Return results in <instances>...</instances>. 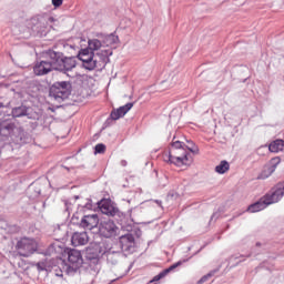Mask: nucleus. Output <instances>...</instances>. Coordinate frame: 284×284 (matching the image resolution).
Wrapping results in <instances>:
<instances>
[{
    "label": "nucleus",
    "mask_w": 284,
    "mask_h": 284,
    "mask_svg": "<svg viewBox=\"0 0 284 284\" xmlns=\"http://www.w3.org/2000/svg\"><path fill=\"white\" fill-rule=\"evenodd\" d=\"M78 59L82 61V68H84V70H89V72L97 70V58H94V52L90 51V49L85 48L80 50Z\"/></svg>",
    "instance_id": "7"
},
{
    "label": "nucleus",
    "mask_w": 284,
    "mask_h": 284,
    "mask_svg": "<svg viewBox=\"0 0 284 284\" xmlns=\"http://www.w3.org/2000/svg\"><path fill=\"white\" fill-rule=\"evenodd\" d=\"M88 241H90V237L88 236V232H75L71 237V243L74 247H79L81 245H88Z\"/></svg>",
    "instance_id": "17"
},
{
    "label": "nucleus",
    "mask_w": 284,
    "mask_h": 284,
    "mask_svg": "<svg viewBox=\"0 0 284 284\" xmlns=\"http://www.w3.org/2000/svg\"><path fill=\"white\" fill-rule=\"evenodd\" d=\"M65 212L70 213L72 210V202L70 200H64Z\"/></svg>",
    "instance_id": "32"
},
{
    "label": "nucleus",
    "mask_w": 284,
    "mask_h": 284,
    "mask_svg": "<svg viewBox=\"0 0 284 284\" xmlns=\"http://www.w3.org/2000/svg\"><path fill=\"white\" fill-rule=\"evenodd\" d=\"M256 246H257V247L261 246V243H256Z\"/></svg>",
    "instance_id": "40"
},
{
    "label": "nucleus",
    "mask_w": 284,
    "mask_h": 284,
    "mask_svg": "<svg viewBox=\"0 0 284 284\" xmlns=\"http://www.w3.org/2000/svg\"><path fill=\"white\" fill-rule=\"evenodd\" d=\"M184 148L185 146H183V142L174 141V142H172L170 150H182Z\"/></svg>",
    "instance_id": "27"
},
{
    "label": "nucleus",
    "mask_w": 284,
    "mask_h": 284,
    "mask_svg": "<svg viewBox=\"0 0 284 284\" xmlns=\"http://www.w3.org/2000/svg\"><path fill=\"white\" fill-rule=\"evenodd\" d=\"M284 196V183H278L274 189L271 190L265 196H263L260 201L251 204L247 207V212L254 214L255 212H261L265 210L267 205H272L274 203H278Z\"/></svg>",
    "instance_id": "2"
},
{
    "label": "nucleus",
    "mask_w": 284,
    "mask_h": 284,
    "mask_svg": "<svg viewBox=\"0 0 284 284\" xmlns=\"http://www.w3.org/2000/svg\"><path fill=\"white\" fill-rule=\"evenodd\" d=\"M12 114L16 118L28 116V108H26V106H18V108L12 110Z\"/></svg>",
    "instance_id": "25"
},
{
    "label": "nucleus",
    "mask_w": 284,
    "mask_h": 284,
    "mask_svg": "<svg viewBox=\"0 0 284 284\" xmlns=\"http://www.w3.org/2000/svg\"><path fill=\"white\" fill-rule=\"evenodd\" d=\"M55 276H63V272L60 271L59 273H55Z\"/></svg>",
    "instance_id": "36"
},
{
    "label": "nucleus",
    "mask_w": 284,
    "mask_h": 284,
    "mask_svg": "<svg viewBox=\"0 0 284 284\" xmlns=\"http://www.w3.org/2000/svg\"><path fill=\"white\" fill-rule=\"evenodd\" d=\"M70 94V83L67 81L53 83L49 91V97L54 99V101H58V103L65 101Z\"/></svg>",
    "instance_id": "5"
},
{
    "label": "nucleus",
    "mask_w": 284,
    "mask_h": 284,
    "mask_svg": "<svg viewBox=\"0 0 284 284\" xmlns=\"http://www.w3.org/2000/svg\"><path fill=\"white\" fill-rule=\"evenodd\" d=\"M74 201H79V195L73 196Z\"/></svg>",
    "instance_id": "37"
},
{
    "label": "nucleus",
    "mask_w": 284,
    "mask_h": 284,
    "mask_svg": "<svg viewBox=\"0 0 284 284\" xmlns=\"http://www.w3.org/2000/svg\"><path fill=\"white\" fill-rule=\"evenodd\" d=\"M101 48H103V42H101L99 39H91L88 41L87 50L97 52V50H101Z\"/></svg>",
    "instance_id": "21"
},
{
    "label": "nucleus",
    "mask_w": 284,
    "mask_h": 284,
    "mask_svg": "<svg viewBox=\"0 0 284 284\" xmlns=\"http://www.w3.org/2000/svg\"><path fill=\"white\" fill-rule=\"evenodd\" d=\"M82 230H94V227H99V215L98 214H89L83 215L79 223Z\"/></svg>",
    "instance_id": "11"
},
{
    "label": "nucleus",
    "mask_w": 284,
    "mask_h": 284,
    "mask_svg": "<svg viewBox=\"0 0 284 284\" xmlns=\"http://www.w3.org/2000/svg\"><path fill=\"white\" fill-rule=\"evenodd\" d=\"M3 105V103L0 102V106Z\"/></svg>",
    "instance_id": "42"
},
{
    "label": "nucleus",
    "mask_w": 284,
    "mask_h": 284,
    "mask_svg": "<svg viewBox=\"0 0 284 284\" xmlns=\"http://www.w3.org/2000/svg\"><path fill=\"white\" fill-rule=\"evenodd\" d=\"M16 248L20 256L28 258V256H32V254L39 250V243H37L34 239L22 237L17 242Z\"/></svg>",
    "instance_id": "6"
},
{
    "label": "nucleus",
    "mask_w": 284,
    "mask_h": 284,
    "mask_svg": "<svg viewBox=\"0 0 284 284\" xmlns=\"http://www.w3.org/2000/svg\"><path fill=\"white\" fill-rule=\"evenodd\" d=\"M54 21H57V19L48 13L33 18V32H37L39 37H45V34H48L49 31L52 30Z\"/></svg>",
    "instance_id": "3"
},
{
    "label": "nucleus",
    "mask_w": 284,
    "mask_h": 284,
    "mask_svg": "<svg viewBox=\"0 0 284 284\" xmlns=\"http://www.w3.org/2000/svg\"><path fill=\"white\" fill-rule=\"evenodd\" d=\"M100 211L102 214H106V216H116L119 214V207L108 200L100 203Z\"/></svg>",
    "instance_id": "15"
},
{
    "label": "nucleus",
    "mask_w": 284,
    "mask_h": 284,
    "mask_svg": "<svg viewBox=\"0 0 284 284\" xmlns=\"http://www.w3.org/2000/svg\"><path fill=\"white\" fill-rule=\"evenodd\" d=\"M243 261H245V258H243V260H240V263H243Z\"/></svg>",
    "instance_id": "41"
},
{
    "label": "nucleus",
    "mask_w": 284,
    "mask_h": 284,
    "mask_svg": "<svg viewBox=\"0 0 284 284\" xmlns=\"http://www.w3.org/2000/svg\"><path fill=\"white\" fill-rule=\"evenodd\" d=\"M211 276H214V273H209V274L202 276V277L199 280L197 284H203V283H205V282L207 281V278H211Z\"/></svg>",
    "instance_id": "30"
},
{
    "label": "nucleus",
    "mask_w": 284,
    "mask_h": 284,
    "mask_svg": "<svg viewBox=\"0 0 284 284\" xmlns=\"http://www.w3.org/2000/svg\"><path fill=\"white\" fill-rule=\"evenodd\" d=\"M187 143L191 145L187 146V150H190L192 154H199V146H196L193 141H187Z\"/></svg>",
    "instance_id": "28"
},
{
    "label": "nucleus",
    "mask_w": 284,
    "mask_h": 284,
    "mask_svg": "<svg viewBox=\"0 0 284 284\" xmlns=\"http://www.w3.org/2000/svg\"><path fill=\"white\" fill-rule=\"evenodd\" d=\"M110 57H112V50H102L95 54L97 68L103 69L110 63Z\"/></svg>",
    "instance_id": "14"
},
{
    "label": "nucleus",
    "mask_w": 284,
    "mask_h": 284,
    "mask_svg": "<svg viewBox=\"0 0 284 284\" xmlns=\"http://www.w3.org/2000/svg\"><path fill=\"white\" fill-rule=\"evenodd\" d=\"M181 265H183V262L179 261L176 263H174L173 265H171L169 268H165L164 271H162L160 274H158L153 281H161V278H165V276H168V274H170V272H173V270H176V267H181Z\"/></svg>",
    "instance_id": "19"
},
{
    "label": "nucleus",
    "mask_w": 284,
    "mask_h": 284,
    "mask_svg": "<svg viewBox=\"0 0 284 284\" xmlns=\"http://www.w3.org/2000/svg\"><path fill=\"white\" fill-rule=\"evenodd\" d=\"M240 258H245V255H241Z\"/></svg>",
    "instance_id": "39"
},
{
    "label": "nucleus",
    "mask_w": 284,
    "mask_h": 284,
    "mask_svg": "<svg viewBox=\"0 0 284 284\" xmlns=\"http://www.w3.org/2000/svg\"><path fill=\"white\" fill-rule=\"evenodd\" d=\"M100 236L104 239H112V236H116V232H119V227L114 224L112 220H103L99 224Z\"/></svg>",
    "instance_id": "8"
},
{
    "label": "nucleus",
    "mask_w": 284,
    "mask_h": 284,
    "mask_svg": "<svg viewBox=\"0 0 284 284\" xmlns=\"http://www.w3.org/2000/svg\"><path fill=\"white\" fill-rule=\"evenodd\" d=\"M43 59L50 63L53 70H59V68H61V63H63V53L54 50H48L43 53Z\"/></svg>",
    "instance_id": "9"
},
{
    "label": "nucleus",
    "mask_w": 284,
    "mask_h": 284,
    "mask_svg": "<svg viewBox=\"0 0 284 284\" xmlns=\"http://www.w3.org/2000/svg\"><path fill=\"white\" fill-rule=\"evenodd\" d=\"M0 141H9L14 145H24L28 143V133L22 128H18L14 122L4 120L0 121Z\"/></svg>",
    "instance_id": "1"
},
{
    "label": "nucleus",
    "mask_w": 284,
    "mask_h": 284,
    "mask_svg": "<svg viewBox=\"0 0 284 284\" xmlns=\"http://www.w3.org/2000/svg\"><path fill=\"white\" fill-rule=\"evenodd\" d=\"M85 207H88V210H90V207H92V204H87Z\"/></svg>",
    "instance_id": "38"
},
{
    "label": "nucleus",
    "mask_w": 284,
    "mask_h": 284,
    "mask_svg": "<svg viewBox=\"0 0 284 284\" xmlns=\"http://www.w3.org/2000/svg\"><path fill=\"white\" fill-rule=\"evenodd\" d=\"M52 6H54V8H61L63 0H52Z\"/></svg>",
    "instance_id": "33"
},
{
    "label": "nucleus",
    "mask_w": 284,
    "mask_h": 284,
    "mask_svg": "<svg viewBox=\"0 0 284 284\" xmlns=\"http://www.w3.org/2000/svg\"><path fill=\"white\" fill-rule=\"evenodd\" d=\"M283 148H284V141L283 140H275L268 145L270 152H273L275 154L278 153V152H283Z\"/></svg>",
    "instance_id": "22"
},
{
    "label": "nucleus",
    "mask_w": 284,
    "mask_h": 284,
    "mask_svg": "<svg viewBox=\"0 0 284 284\" xmlns=\"http://www.w3.org/2000/svg\"><path fill=\"white\" fill-rule=\"evenodd\" d=\"M68 262L69 267H72L73 270H79V267L83 265V255H81V252L78 250H70L68 252Z\"/></svg>",
    "instance_id": "12"
},
{
    "label": "nucleus",
    "mask_w": 284,
    "mask_h": 284,
    "mask_svg": "<svg viewBox=\"0 0 284 284\" xmlns=\"http://www.w3.org/2000/svg\"><path fill=\"white\" fill-rule=\"evenodd\" d=\"M187 143L191 145L187 146V150H190L192 154H199V146H196L193 141H187Z\"/></svg>",
    "instance_id": "29"
},
{
    "label": "nucleus",
    "mask_w": 284,
    "mask_h": 284,
    "mask_svg": "<svg viewBox=\"0 0 284 284\" xmlns=\"http://www.w3.org/2000/svg\"><path fill=\"white\" fill-rule=\"evenodd\" d=\"M58 71L60 72H70L77 68V60L74 58H64L62 57V62L60 63Z\"/></svg>",
    "instance_id": "18"
},
{
    "label": "nucleus",
    "mask_w": 284,
    "mask_h": 284,
    "mask_svg": "<svg viewBox=\"0 0 284 284\" xmlns=\"http://www.w3.org/2000/svg\"><path fill=\"white\" fill-rule=\"evenodd\" d=\"M120 243L122 247H132V244L134 243V235L132 234L122 235L120 237Z\"/></svg>",
    "instance_id": "23"
},
{
    "label": "nucleus",
    "mask_w": 284,
    "mask_h": 284,
    "mask_svg": "<svg viewBox=\"0 0 284 284\" xmlns=\"http://www.w3.org/2000/svg\"><path fill=\"white\" fill-rule=\"evenodd\" d=\"M36 267H37V270H38L39 272H45V263H43V262H38V263L36 264Z\"/></svg>",
    "instance_id": "31"
},
{
    "label": "nucleus",
    "mask_w": 284,
    "mask_h": 284,
    "mask_svg": "<svg viewBox=\"0 0 284 284\" xmlns=\"http://www.w3.org/2000/svg\"><path fill=\"white\" fill-rule=\"evenodd\" d=\"M94 248L97 250L95 256H99V254H103V251H101V245L95 244V245H94Z\"/></svg>",
    "instance_id": "34"
},
{
    "label": "nucleus",
    "mask_w": 284,
    "mask_h": 284,
    "mask_svg": "<svg viewBox=\"0 0 284 284\" xmlns=\"http://www.w3.org/2000/svg\"><path fill=\"white\" fill-rule=\"evenodd\" d=\"M116 43H119V36H115L113 33L104 37L102 44L105 48H111V45H116Z\"/></svg>",
    "instance_id": "20"
},
{
    "label": "nucleus",
    "mask_w": 284,
    "mask_h": 284,
    "mask_svg": "<svg viewBox=\"0 0 284 284\" xmlns=\"http://www.w3.org/2000/svg\"><path fill=\"white\" fill-rule=\"evenodd\" d=\"M278 165H281V159L278 156L271 159V161L264 165L257 179H261V180L270 179V175L273 172H276V169L278 168Z\"/></svg>",
    "instance_id": "10"
},
{
    "label": "nucleus",
    "mask_w": 284,
    "mask_h": 284,
    "mask_svg": "<svg viewBox=\"0 0 284 284\" xmlns=\"http://www.w3.org/2000/svg\"><path fill=\"white\" fill-rule=\"evenodd\" d=\"M230 171V162L223 160L219 165L215 166V172L217 174H225V172Z\"/></svg>",
    "instance_id": "24"
},
{
    "label": "nucleus",
    "mask_w": 284,
    "mask_h": 284,
    "mask_svg": "<svg viewBox=\"0 0 284 284\" xmlns=\"http://www.w3.org/2000/svg\"><path fill=\"white\" fill-rule=\"evenodd\" d=\"M120 165H122V168H125V166H128V161H125V160H122V161L120 162Z\"/></svg>",
    "instance_id": "35"
},
{
    "label": "nucleus",
    "mask_w": 284,
    "mask_h": 284,
    "mask_svg": "<svg viewBox=\"0 0 284 284\" xmlns=\"http://www.w3.org/2000/svg\"><path fill=\"white\" fill-rule=\"evenodd\" d=\"M94 154H104L105 153V144L99 143L94 148Z\"/></svg>",
    "instance_id": "26"
},
{
    "label": "nucleus",
    "mask_w": 284,
    "mask_h": 284,
    "mask_svg": "<svg viewBox=\"0 0 284 284\" xmlns=\"http://www.w3.org/2000/svg\"><path fill=\"white\" fill-rule=\"evenodd\" d=\"M190 153L184 149H169V153L163 155L165 163L170 165H176V168H183L187 165L190 161Z\"/></svg>",
    "instance_id": "4"
},
{
    "label": "nucleus",
    "mask_w": 284,
    "mask_h": 284,
    "mask_svg": "<svg viewBox=\"0 0 284 284\" xmlns=\"http://www.w3.org/2000/svg\"><path fill=\"white\" fill-rule=\"evenodd\" d=\"M52 70H54L52 68V64H50V62L45 58H43V60H41L40 62H37L33 67V72L37 77L50 74Z\"/></svg>",
    "instance_id": "13"
},
{
    "label": "nucleus",
    "mask_w": 284,
    "mask_h": 284,
    "mask_svg": "<svg viewBox=\"0 0 284 284\" xmlns=\"http://www.w3.org/2000/svg\"><path fill=\"white\" fill-rule=\"evenodd\" d=\"M134 108V103L129 102L125 105H122L118 108L116 110H113L110 114L112 121H119V119H123L129 110H132Z\"/></svg>",
    "instance_id": "16"
}]
</instances>
